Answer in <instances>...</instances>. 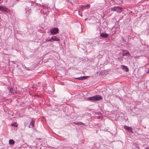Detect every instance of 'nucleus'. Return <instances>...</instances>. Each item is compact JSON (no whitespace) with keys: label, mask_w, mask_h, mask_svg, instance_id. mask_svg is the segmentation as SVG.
<instances>
[{"label":"nucleus","mask_w":149,"mask_h":149,"mask_svg":"<svg viewBox=\"0 0 149 149\" xmlns=\"http://www.w3.org/2000/svg\"><path fill=\"white\" fill-rule=\"evenodd\" d=\"M88 100L90 101H100L102 99V96L99 95H96L92 97H88Z\"/></svg>","instance_id":"1"},{"label":"nucleus","mask_w":149,"mask_h":149,"mask_svg":"<svg viewBox=\"0 0 149 149\" xmlns=\"http://www.w3.org/2000/svg\"><path fill=\"white\" fill-rule=\"evenodd\" d=\"M43 10H40L41 13H45V15H46V16L47 15V13L49 12L50 10V8L47 5H44L42 7Z\"/></svg>","instance_id":"2"},{"label":"nucleus","mask_w":149,"mask_h":149,"mask_svg":"<svg viewBox=\"0 0 149 149\" xmlns=\"http://www.w3.org/2000/svg\"><path fill=\"white\" fill-rule=\"evenodd\" d=\"M111 11H116L118 13H120L123 10L122 8L119 6L114 7L111 8Z\"/></svg>","instance_id":"3"},{"label":"nucleus","mask_w":149,"mask_h":149,"mask_svg":"<svg viewBox=\"0 0 149 149\" xmlns=\"http://www.w3.org/2000/svg\"><path fill=\"white\" fill-rule=\"evenodd\" d=\"M0 10L4 11L6 13H9L10 10L6 6H0Z\"/></svg>","instance_id":"4"},{"label":"nucleus","mask_w":149,"mask_h":149,"mask_svg":"<svg viewBox=\"0 0 149 149\" xmlns=\"http://www.w3.org/2000/svg\"><path fill=\"white\" fill-rule=\"evenodd\" d=\"M58 28H54L50 30V33L52 34L55 35L58 32Z\"/></svg>","instance_id":"5"},{"label":"nucleus","mask_w":149,"mask_h":149,"mask_svg":"<svg viewBox=\"0 0 149 149\" xmlns=\"http://www.w3.org/2000/svg\"><path fill=\"white\" fill-rule=\"evenodd\" d=\"M122 55L123 56H130V54L129 52L126 50H123V51Z\"/></svg>","instance_id":"6"},{"label":"nucleus","mask_w":149,"mask_h":149,"mask_svg":"<svg viewBox=\"0 0 149 149\" xmlns=\"http://www.w3.org/2000/svg\"><path fill=\"white\" fill-rule=\"evenodd\" d=\"M120 67L124 71L127 72L128 71V68L126 66L124 65H121Z\"/></svg>","instance_id":"7"},{"label":"nucleus","mask_w":149,"mask_h":149,"mask_svg":"<svg viewBox=\"0 0 149 149\" xmlns=\"http://www.w3.org/2000/svg\"><path fill=\"white\" fill-rule=\"evenodd\" d=\"M100 36L104 38H106L109 37V34L106 33H102L100 34Z\"/></svg>","instance_id":"8"},{"label":"nucleus","mask_w":149,"mask_h":149,"mask_svg":"<svg viewBox=\"0 0 149 149\" xmlns=\"http://www.w3.org/2000/svg\"><path fill=\"white\" fill-rule=\"evenodd\" d=\"M25 14L26 16L28 15L31 12V9H29V8H25Z\"/></svg>","instance_id":"9"},{"label":"nucleus","mask_w":149,"mask_h":149,"mask_svg":"<svg viewBox=\"0 0 149 149\" xmlns=\"http://www.w3.org/2000/svg\"><path fill=\"white\" fill-rule=\"evenodd\" d=\"M88 77L87 76H84L82 77H79L76 78V79L79 80H83L86 79Z\"/></svg>","instance_id":"10"},{"label":"nucleus","mask_w":149,"mask_h":149,"mask_svg":"<svg viewBox=\"0 0 149 149\" xmlns=\"http://www.w3.org/2000/svg\"><path fill=\"white\" fill-rule=\"evenodd\" d=\"M124 128L127 130L128 132L132 131V130L130 127L126 125H124Z\"/></svg>","instance_id":"11"},{"label":"nucleus","mask_w":149,"mask_h":149,"mask_svg":"<svg viewBox=\"0 0 149 149\" xmlns=\"http://www.w3.org/2000/svg\"><path fill=\"white\" fill-rule=\"evenodd\" d=\"M52 40L54 41H59L60 40L59 38L55 36H53L52 37Z\"/></svg>","instance_id":"12"},{"label":"nucleus","mask_w":149,"mask_h":149,"mask_svg":"<svg viewBox=\"0 0 149 149\" xmlns=\"http://www.w3.org/2000/svg\"><path fill=\"white\" fill-rule=\"evenodd\" d=\"M34 122H31L29 125V128H32L34 125Z\"/></svg>","instance_id":"13"},{"label":"nucleus","mask_w":149,"mask_h":149,"mask_svg":"<svg viewBox=\"0 0 149 149\" xmlns=\"http://www.w3.org/2000/svg\"><path fill=\"white\" fill-rule=\"evenodd\" d=\"M9 143L10 144L13 145L15 143V142L13 140H10L9 141Z\"/></svg>","instance_id":"14"},{"label":"nucleus","mask_w":149,"mask_h":149,"mask_svg":"<svg viewBox=\"0 0 149 149\" xmlns=\"http://www.w3.org/2000/svg\"><path fill=\"white\" fill-rule=\"evenodd\" d=\"M74 124L76 125H82L84 124L81 122H78L77 123L74 122Z\"/></svg>","instance_id":"15"},{"label":"nucleus","mask_w":149,"mask_h":149,"mask_svg":"<svg viewBox=\"0 0 149 149\" xmlns=\"http://www.w3.org/2000/svg\"><path fill=\"white\" fill-rule=\"evenodd\" d=\"M11 125L13 126L17 127V124L15 122L12 123Z\"/></svg>","instance_id":"16"},{"label":"nucleus","mask_w":149,"mask_h":149,"mask_svg":"<svg viewBox=\"0 0 149 149\" xmlns=\"http://www.w3.org/2000/svg\"><path fill=\"white\" fill-rule=\"evenodd\" d=\"M84 6L85 8L87 7V9H88L90 7V4H87V5H84Z\"/></svg>","instance_id":"17"},{"label":"nucleus","mask_w":149,"mask_h":149,"mask_svg":"<svg viewBox=\"0 0 149 149\" xmlns=\"http://www.w3.org/2000/svg\"><path fill=\"white\" fill-rule=\"evenodd\" d=\"M52 40V37L50 38L49 39H46V41H50Z\"/></svg>","instance_id":"18"},{"label":"nucleus","mask_w":149,"mask_h":149,"mask_svg":"<svg viewBox=\"0 0 149 149\" xmlns=\"http://www.w3.org/2000/svg\"><path fill=\"white\" fill-rule=\"evenodd\" d=\"M81 9L83 10H84V9H85V8L84 6H83V5H81Z\"/></svg>","instance_id":"19"},{"label":"nucleus","mask_w":149,"mask_h":149,"mask_svg":"<svg viewBox=\"0 0 149 149\" xmlns=\"http://www.w3.org/2000/svg\"><path fill=\"white\" fill-rule=\"evenodd\" d=\"M147 73H149V68L148 69V71L147 72Z\"/></svg>","instance_id":"20"},{"label":"nucleus","mask_w":149,"mask_h":149,"mask_svg":"<svg viewBox=\"0 0 149 149\" xmlns=\"http://www.w3.org/2000/svg\"><path fill=\"white\" fill-rule=\"evenodd\" d=\"M145 149H149V147H147Z\"/></svg>","instance_id":"21"},{"label":"nucleus","mask_w":149,"mask_h":149,"mask_svg":"<svg viewBox=\"0 0 149 149\" xmlns=\"http://www.w3.org/2000/svg\"><path fill=\"white\" fill-rule=\"evenodd\" d=\"M87 19H88V18H85V21L87 20Z\"/></svg>","instance_id":"22"},{"label":"nucleus","mask_w":149,"mask_h":149,"mask_svg":"<svg viewBox=\"0 0 149 149\" xmlns=\"http://www.w3.org/2000/svg\"><path fill=\"white\" fill-rule=\"evenodd\" d=\"M123 40L124 41V39H123Z\"/></svg>","instance_id":"23"}]
</instances>
